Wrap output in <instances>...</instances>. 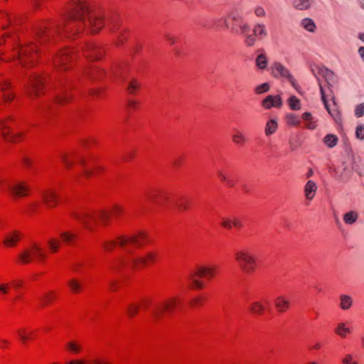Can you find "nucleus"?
Here are the masks:
<instances>
[{
	"label": "nucleus",
	"mask_w": 364,
	"mask_h": 364,
	"mask_svg": "<svg viewBox=\"0 0 364 364\" xmlns=\"http://www.w3.org/2000/svg\"><path fill=\"white\" fill-rule=\"evenodd\" d=\"M217 174L219 178L225 183V185L228 187H232L235 186V182L232 179L228 176L226 173H225L222 170H218Z\"/></svg>",
	"instance_id": "f704fd0d"
},
{
	"label": "nucleus",
	"mask_w": 364,
	"mask_h": 364,
	"mask_svg": "<svg viewBox=\"0 0 364 364\" xmlns=\"http://www.w3.org/2000/svg\"><path fill=\"white\" fill-rule=\"evenodd\" d=\"M289 105L293 110H299L301 108L300 101L295 96H291L289 99Z\"/></svg>",
	"instance_id": "37998d69"
},
{
	"label": "nucleus",
	"mask_w": 364,
	"mask_h": 364,
	"mask_svg": "<svg viewBox=\"0 0 364 364\" xmlns=\"http://www.w3.org/2000/svg\"><path fill=\"white\" fill-rule=\"evenodd\" d=\"M316 191L317 186L316 183L311 180L308 181L304 186L306 198L309 200H311L314 198Z\"/></svg>",
	"instance_id": "5701e85b"
},
{
	"label": "nucleus",
	"mask_w": 364,
	"mask_h": 364,
	"mask_svg": "<svg viewBox=\"0 0 364 364\" xmlns=\"http://www.w3.org/2000/svg\"><path fill=\"white\" fill-rule=\"evenodd\" d=\"M358 218V214L354 210L346 213L343 215V220L347 225H352L356 222Z\"/></svg>",
	"instance_id": "72a5a7b5"
},
{
	"label": "nucleus",
	"mask_w": 364,
	"mask_h": 364,
	"mask_svg": "<svg viewBox=\"0 0 364 364\" xmlns=\"http://www.w3.org/2000/svg\"><path fill=\"white\" fill-rule=\"evenodd\" d=\"M124 212L123 208L119 205H114L112 210V213L115 218H118Z\"/></svg>",
	"instance_id": "4d7b16f0"
},
{
	"label": "nucleus",
	"mask_w": 364,
	"mask_h": 364,
	"mask_svg": "<svg viewBox=\"0 0 364 364\" xmlns=\"http://www.w3.org/2000/svg\"><path fill=\"white\" fill-rule=\"evenodd\" d=\"M341 302H340V307L343 310H348L349 309L353 304V299L352 298L346 294H342L340 296Z\"/></svg>",
	"instance_id": "473e14b6"
},
{
	"label": "nucleus",
	"mask_w": 364,
	"mask_h": 364,
	"mask_svg": "<svg viewBox=\"0 0 364 364\" xmlns=\"http://www.w3.org/2000/svg\"><path fill=\"white\" fill-rule=\"evenodd\" d=\"M49 249L52 252H56L60 245V242L56 238H50L47 241Z\"/></svg>",
	"instance_id": "ea45409f"
},
{
	"label": "nucleus",
	"mask_w": 364,
	"mask_h": 364,
	"mask_svg": "<svg viewBox=\"0 0 364 364\" xmlns=\"http://www.w3.org/2000/svg\"><path fill=\"white\" fill-rule=\"evenodd\" d=\"M10 87V84L7 80L0 78V90L2 92V97L4 102H9L14 99V95L8 92L7 90Z\"/></svg>",
	"instance_id": "4be33fe9"
},
{
	"label": "nucleus",
	"mask_w": 364,
	"mask_h": 364,
	"mask_svg": "<svg viewBox=\"0 0 364 364\" xmlns=\"http://www.w3.org/2000/svg\"><path fill=\"white\" fill-rule=\"evenodd\" d=\"M15 58L22 66H26L27 61H33V56L36 52V46L33 45L18 48L15 50Z\"/></svg>",
	"instance_id": "9d476101"
},
{
	"label": "nucleus",
	"mask_w": 364,
	"mask_h": 364,
	"mask_svg": "<svg viewBox=\"0 0 364 364\" xmlns=\"http://www.w3.org/2000/svg\"><path fill=\"white\" fill-rule=\"evenodd\" d=\"M323 142L328 148H333L337 144L338 137L334 134H328L324 137Z\"/></svg>",
	"instance_id": "4c0bfd02"
},
{
	"label": "nucleus",
	"mask_w": 364,
	"mask_h": 364,
	"mask_svg": "<svg viewBox=\"0 0 364 364\" xmlns=\"http://www.w3.org/2000/svg\"><path fill=\"white\" fill-rule=\"evenodd\" d=\"M218 267L215 265H203L198 267L189 274L188 279L191 281L193 289H202L204 284L198 278L205 277L210 279L214 277L217 273Z\"/></svg>",
	"instance_id": "20e7f679"
},
{
	"label": "nucleus",
	"mask_w": 364,
	"mask_h": 364,
	"mask_svg": "<svg viewBox=\"0 0 364 364\" xmlns=\"http://www.w3.org/2000/svg\"><path fill=\"white\" fill-rule=\"evenodd\" d=\"M60 237L65 242L69 243L76 237V235L70 232H63L60 233Z\"/></svg>",
	"instance_id": "49530a36"
},
{
	"label": "nucleus",
	"mask_w": 364,
	"mask_h": 364,
	"mask_svg": "<svg viewBox=\"0 0 364 364\" xmlns=\"http://www.w3.org/2000/svg\"><path fill=\"white\" fill-rule=\"evenodd\" d=\"M43 203L48 208H53L56 205L58 200V196L53 191L49 190L42 193Z\"/></svg>",
	"instance_id": "6ab92c4d"
},
{
	"label": "nucleus",
	"mask_w": 364,
	"mask_h": 364,
	"mask_svg": "<svg viewBox=\"0 0 364 364\" xmlns=\"http://www.w3.org/2000/svg\"><path fill=\"white\" fill-rule=\"evenodd\" d=\"M55 298V294L53 291H48L42 298L43 304L46 305L50 304Z\"/></svg>",
	"instance_id": "a18cd8bd"
},
{
	"label": "nucleus",
	"mask_w": 364,
	"mask_h": 364,
	"mask_svg": "<svg viewBox=\"0 0 364 364\" xmlns=\"http://www.w3.org/2000/svg\"><path fill=\"white\" fill-rule=\"evenodd\" d=\"M313 0H294V7L299 11L307 10L311 8Z\"/></svg>",
	"instance_id": "c85d7f7f"
},
{
	"label": "nucleus",
	"mask_w": 364,
	"mask_h": 364,
	"mask_svg": "<svg viewBox=\"0 0 364 364\" xmlns=\"http://www.w3.org/2000/svg\"><path fill=\"white\" fill-rule=\"evenodd\" d=\"M21 237V233L19 231H9L4 234L3 244L7 247H14L20 240Z\"/></svg>",
	"instance_id": "dca6fc26"
},
{
	"label": "nucleus",
	"mask_w": 364,
	"mask_h": 364,
	"mask_svg": "<svg viewBox=\"0 0 364 364\" xmlns=\"http://www.w3.org/2000/svg\"><path fill=\"white\" fill-rule=\"evenodd\" d=\"M300 26L310 33H314L316 30V23L311 18H303L300 22Z\"/></svg>",
	"instance_id": "bb28decb"
},
{
	"label": "nucleus",
	"mask_w": 364,
	"mask_h": 364,
	"mask_svg": "<svg viewBox=\"0 0 364 364\" xmlns=\"http://www.w3.org/2000/svg\"><path fill=\"white\" fill-rule=\"evenodd\" d=\"M355 115L357 117H361L364 115V103H360L355 107Z\"/></svg>",
	"instance_id": "864d4df0"
},
{
	"label": "nucleus",
	"mask_w": 364,
	"mask_h": 364,
	"mask_svg": "<svg viewBox=\"0 0 364 364\" xmlns=\"http://www.w3.org/2000/svg\"><path fill=\"white\" fill-rule=\"evenodd\" d=\"M104 26L100 14L92 11L85 1L75 0L70 6L66 18L60 24L56 26V31H73L74 28L89 27L92 33L98 32Z\"/></svg>",
	"instance_id": "f257e3e1"
},
{
	"label": "nucleus",
	"mask_w": 364,
	"mask_h": 364,
	"mask_svg": "<svg viewBox=\"0 0 364 364\" xmlns=\"http://www.w3.org/2000/svg\"><path fill=\"white\" fill-rule=\"evenodd\" d=\"M70 52L65 50L60 51V53L54 58L53 63L56 68L62 66L63 69H66V62L70 59Z\"/></svg>",
	"instance_id": "412c9836"
},
{
	"label": "nucleus",
	"mask_w": 364,
	"mask_h": 364,
	"mask_svg": "<svg viewBox=\"0 0 364 364\" xmlns=\"http://www.w3.org/2000/svg\"><path fill=\"white\" fill-rule=\"evenodd\" d=\"M44 82V78L41 76L33 74L29 78L27 85V93L31 98H34L40 95L41 87Z\"/></svg>",
	"instance_id": "f8f14e48"
},
{
	"label": "nucleus",
	"mask_w": 364,
	"mask_h": 364,
	"mask_svg": "<svg viewBox=\"0 0 364 364\" xmlns=\"http://www.w3.org/2000/svg\"><path fill=\"white\" fill-rule=\"evenodd\" d=\"M265 310L264 305L260 301H254L250 306V311L255 314L262 315Z\"/></svg>",
	"instance_id": "c756f323"
},
{
	"label": "nucleus",
	"mask_w": 364,
	"mask_h": 364,
	"mask_svg": "<svg viewBox=\"0 0 364 364\" xmlns=\"http://www.w3.org/2000/svg\"><path fill=\"white\" fill-rule=\"evenodd\" d=\"M235 259L241 270L246 274H252L255 271L257 262L255 256L248 250L235 252Z\"/></svg>",
	"instance_id": "39448f33"
},
{
	"label": "nucleus",
	"mask_w": 364,
	"mask_h": 364,
	"mask_svg": "<svg viewBox=\"0 0 364 364\" xmlns=\"http://www.w3.org/2000/svg\"><path fill=\"white\" fill-rule=\"evenodd\" d=\"M341 361L343 364H359L357 360H354L351 354H346Z\"/></svg>",
	"instance_id": "de8ad7c7"
},
{
	"label": "nucleus",
	"mask_w": 364,
	"mask_h": 364,
	"mask_svg": "<svg viewBox=\"0 0 364 364\" xmlns=\"http://www.w3.org/2000/svg\"><path fill=\"white\" fill-rule=\"evenodd\" d=\"M306 126L309 129H314L316 127V123L315 121L311 119V121L306 122Z\"/></svg>",
	"instance_id": "0e129e2a"
},
{
	"label": "nucleus",
	"mask_w": 364,
	"mask_h": 364,
	"mask_svg": "<svg viewBox=\"0 0 364 364\" xmlns=\"http://www.w3.org/2000/svg\"><path fill=\"white\" fill-rule=\"evenodd\" d=\"M274 304L279 313H283L287 311L290 306L289 299L284 295L277 296L274 301Z\"/></svg>",
	"instance_id": "aec40b11"
},
{
	"label": "nucleus",
	"mask_w": 364,
	"mask_h": 364,
	"mask_svg": "<svg viewBox=\"0 0 364 364\" xmlns=\"http://www.w3.org/2000/svg\"><path fill=\"white\" fill-rule=\"evenodd\" d=\"M60 158L67 168H70L73 166L74 161L70 160L65 154H61Z\"/></svg>",
	"instance_id": "8fccbe9b"
},
{
	"label": "nucleus",
	"mask_w": 364,
	"mask_h": 364,
	"mask_svg": "<svg viewBox=\"0 0 364 364\" xmlns=\"http://www.w3.org/2000/svg\"><path fill=\"white\" fill-rule=\"evenodd\" d=\"M232 226L236 228H241L242 226V222L237 218L232 219Z\"/></svg>",
	"instance_id": "338daca9"
},
{
	"label": "nucleus",
	"mask_w": 364,
	"mask_h": 364,
	"mask_svg": "<svg viewBox=\"0 0 364 364\" xmlns=\"http://www.w3.org/2000/svg\"><path fill=\"white\" fill-rule=\"evenodd\" d=\"M317 74L324 77L328 85H330L331 81L333 80L334 77L333 72L326 67H318Z\"/></svg>",
	"instance_id": "a878e982"
},
{
	"label": "nucleus",
	"mask_w": 364,
	"mask_h": 364,
	"mask_svg": "<svg viewBox=\"0 0 364 364\" xmlns=\"http://www.w3.org/2000/svg\"><path fill=\"white\" fill-rule=\"evenodd\" d=\"M69 99L70 97L64 90H61L59 92H58L55 97L56 102L60 105H63L65 102H68L69 101Z\"/></svg>",
	"instance_id": "58836bf2"
},
{
	"label": "nucleus",
	"mask_w": 364,
	"mask_h": 364,
	"mask_svg": "<svg viewBox=\"0 0 364 364\" xmlns=\"http://www.w3.org/2000/svg\"><path fill=\"white\" fill-rule=\"evenodd\" d=\"M140 85L136 80H132L129 82L127 86V90L129 93L132 94L139 87Z\"/></svg>",
	"instance_id": "09e8293b"
},
{
	"label": "nucleus",
	"mask_w": 364,
	"mask_h": 364,
	"mask_svg": "<svg viewBox=\"0 0 364 364\" xmlns=\"http://www.w3.org/2000/svg\"><path fill=\"white\" fill-rule=\"evenodd\" d=\"M302 119L304 121L308 122V121H311V119H313V117H312L311 113L306 112L302 114Z\"/></svg>",
	"instance_id": "69168bd1"
},
{
	"label": "nucleus",
	"mask_w": 364,
	"mask_h": 364,
	"mask_svg": "<svg viewBox=\"0 0 364 364\" xmlns=\"http://www.w3.org/2000/svg\"><path fill=\"white\" fill-rule=\"evenodd\" d=\"M146 238V233L143 232H139L136 235L126 236V235H121L119 236L117 238V240L114 241H107L105 242L103 245L107 251H111L113 247L117 245L119 247L124 248L127 252H131V251L129 250L128 247L129 245L133 246H141L144 244L145 240Z\"/></svg>",
	"instance_id": "7ed1b4c3"
},
{
	"label": "nucleus",
	"mask_w": 364,
	"mask_h": 364,
	"mask_svg": "<svg viewBox=\"0 0 364 364\" xmlns=\"http://www.w3.org/2000/svg\"><path fill=\"white\" fill-rule=\"evenodd\" d=\"M232 140L236 145H242L247 141V138L242 130L234 128L232 134Z\"/></svg>",
	"instance_id": "b1692460"
},
{
	"label": "nucleus",
	"mask_w": 364,
	"mask_h": 364,
	"mask_svg": "<svg viewBox=\"0 0 364 364\" xmlns=\"http://www.w3.org/2000/svg\"><path fill=\"white\" fill-rule=\"evenodd\" d=\"M22 162L26 166H28V167H30L33 163L32 160L31 159L26 157V156L23 157Z\"/></svg>",
	"instance_id": "774afa93"
},
{
	"label": "nucleus",
	"mask_w": 364,
	"mask_h": 364,
	"mask_svg": "<svg viewBox=\"0 0 364 364\" xmlns=\"http://www.w3.org/2000/svg\"><path fill=\"white\" fill-rule=\"evenodd\" d=\"M34 257H37L40 260L46 257L42 249L36 243L23 249L18 255L20 262L24 264L31 262Z\"/></svg>",
	"instance_id": "1a4fd4ad"
},
{
	"label": "nucleus",
	"mask_w": 364,
	"mask_h": 364,
	"mask_svg": "<svg viewBox=\"0 0 364 364\" xmlns=\"http://www.w3.org/2000/svg\"><path fill=\"white\" fill-rule=\"evenodd\" d=\"M272 75L275 77L286 78L295 89H298L296 80L291 74L290 71L281 63L275 62L272 67Z\"/></svg>",
	"instance_id": "9b49d317"
},
{
	"label": "nucleus",
	"mask_w": 364,
	"mask_h": 364,
	"mask_svg": "<svg viewBox=\"0 0 364 364\" xmlns=\"http://www.w3.org/2000/svg\"><path fill=\"white\" fill-rule=\"evenodd\" d=\"M159 257V255L156 252H149L144 257H138L130 255L127 258V262H125L124 259L121 260V263L125 264L127 263L129 266H130L133 269H138L141 267L147 265L151 263H154L156 262Z\"/></svg>",
	"instance_id": "0eeeda50"
},
{
	"label": "nucleus",
	"mask_w": 364,
	"mask_h": 364,
	"mask_svg": "<svg viewBox=\"0 0 364 364\" xmlns=\"http://www.w3.org/2000/svg\"><path fill=\"white\" fill-rule=\"evenodd\" d=\"M286 119H287V123L289 125L296 126V125L299 124V123H300V119H299V117H297L296 114H294L293 113L288 114L286 117Z\"/></svg>",
	"instance_id": "a19ab883"
},
{
	"label": "nucleus",
	"mask_w": 364,
	"mask_h": 364,
	"mask_svg": "<svg viewBox=\"0 0 364 364\" xmlns=\"http://www.w3.org/2000/svg\"><path fill=\"white\" fill-rule=\"evenodd\" d=\"M255 64L259 69L264 70L267 66V58L265 54L261 53L257 55Z\"/></svg>",
	"instance_id": "c9c22d12"
},
{
	"label": "nucleus",
	"mask_w": 364,
	"mask_h": 364,
	"mask_svg": "<svg viewBox=\"0 0 364 364\" xmlns=\"http://www.w3.org/2000/svg\"><path fill=\"white\" fill-rule=\"evenodd\" d=\"M268 36L266 26L262 23H257L252 28V33L247 34L244 39L245 45L248 47H253L257 41H263Z\"/></svg>",
	"instance_id": "6e6552de"
},
{
	"label": "nucleus",
	"mask_w": 364,
	"mask_h": 364,
	"mask_svg": "<svg viewBox=\"0 0 364 364\" xmlns=\"http://www.w3.org/2000/svg\"><path fill=\"white\" fill-rule=\"evenodd\" d=\"M335 333L341 338H345L348 333L351 332L350 328L346 326L344 322H340L337 324L334 330Z\"/></svg>",
	"instance_id": "cd10ccee"
},
{
	"label": "nucleus",
	"mask_w": 364,
	"mask_h": 364,
	"mask_svg": "<svg viewBox=\"0 0 364 364\" xmlns=\"http://www.w3.org/2000/svg\"><path fill=\"white\" fill-rule=\"evenodd\" d=\"M262 105L266 109L272 107L279 108L282 105V100L280 95H268L262 100Z\"/></svg>",
	"instance_id": "f3484780"
},
{
	"label": "nucleus",
	"mask_w": 364,
	"mask_h": 364,
	"mask_svg": "<svg viewBox=\"0 0 364 364\" xmlns=\"http://www.w3.org/2000/svg\"><path fill=\"white\" fill-rule=\"evenodd\" d=\"M149 199L153 203L162 206L164 205V203L168 200V196L166 193H154L150 195Z\"/></svg>",
	"instance_id": "393cba45"
},
{
	"label": "nucleus",
	"mask_w": 364,
	"mask_h": 364,
	"mask_svg": "<svg viewBox=\"0 0 364 364\" xmlns=\"http://www.w3.org/2000/svg\"><path fill=\"white\" fill-rule=\"evenodd\" d=\"M37 41L40 43H43L48 40L50 37V33L47 31V28L42 26L37 31Z\"/></svg>",
	"instance_id": "7c9ffc66"
},
{
	"label": "nucleus",
	"mask_w": 364,
	"mask_h": 364,
	"mask_svg": "<svg viewBox=\"0 0 364 364\" xmlns=\"http://www.w3.org/2000/svg\"><path fill=\"white\" fill-rule=\"evenodd\" d=\"M71 215L80 222L85 228L92 230L93 225L98 221L102 222L103 225H107L110 220V213L106 210H99L97 212L91 211H73Z\"/></svg>",
	"instance_id": "f03ea898"
},
{
	"label": "nucleus",
	"mask_w": 364,
	"mask_h": 364,
	"mask_svg": "<svg viewBox=\"0 0 364 364\" xmlns=\"http://www.w3.org/2000/svg\"><path fill=\"white\" fill-rule=\"evenodd\" d=\"M18 334L21 340L24 343L29 338L30 334H26L22 330H18Z\"/></svg>",
	"instance_id": "052dcab7"
},
{
	"label": "nucleus",
	"mask_w": 364,
	"mask_h": 364,
	"mask_svg": "<svg viewBox=\"0 0 364 364\" xmlns=\"http://www.w3.org/2000/svg\"><path fill=\"white\" fill-rule=\"evenodd\" d=\"M356 137L359 139H364V124H360L356 127Z\"/></svg>",
	"instance_id": "603ef678"
},
{
	"label": "nucleus",
	"mask_w": 364,
	"mask_h": 364,
	"mask_svg": "<svg viewBox=\"0 0 364 364\" xmlns=\"http://www.w3.org/2000/svg\"><path fill=\"white\" fill-rule=\"evenodd\" d=\"M8 189L15 198L26 196L29 191V187L24 181H16L12 184H9Z\"/></svg>",
	"instance_id": "4468645a"
},
{
	"label": "nucleus",
	"mask_w": 364,
	"mask_h": 364,
	"mask_svg": "<svg viewBox=\"0 0 364 364\" xmlns=\"http://www.w3.org/2000/svg\"><path fill=\"white\" fill-rule=\"evenodd\" d=\"M178 301L176 298H171L155 304L151 311V316L154 321H160L166 313H171L176 307Z\"/></svg>",
	"instance_id": "423d86ee"
},
{
	"label": "nucleus",
	"mask_w": 364,
	"mask_h": 364,
	"mask_svg": "<svg viewBox=\"0 0 364 364\" xmlns=\"http://www.w3.org/2000/svg\"><path fill=\"white\" fill-rule=\"evenodd\" d=\"M68 284L73 293H78L82 289V284L81 282L77 280V279H72L68 281Z\"/></svg>",
	"instance_id": "e433bc0d"
},
{
	"label": "nucleus",
	"mask_w": 364,
	"mask_h": 364,
	"mask_svg": "<svg viewBox=\"0 0 364 364\" xmlns=\"http://www.w3.org/2000/svg\"><path fill=\"white\" fill-rule=\"evenodd\" d=\"M316 75L317 74L314 73V75L316 77H318ZM317 80H318V85H319L320 93H321V100H322V102H323V103L324 105V107H325L326 109L328 111V114L333 117V119H334L336 123L341 124V112L336 107L335 108H330V107H329V105L328 104V102H327L325 93H324L323 87L321 85L318 78H317Z\"/></svg>",
	"instance_id": "ddd939ff"
},
{
	"label": "nucleus",
	"mask_w": 364,
	"mask_h": 364,
	"mask_svg": "<svg viewBox=\"0 0 364 364\" xmlns=\"http://www.w3.org/2000/svg\"><path fill=\"white\" fill-rule=\"evenodd\" d=\"M0 132L6 141L16 143L21 136V133H14L6 122L0 121Z\"/></svg>",
	"instance_id": "2eb2a0df"
},
{
	"label": "nucleus",
	"mask_w": 364,
	"mask_h": 364,
	"mask_svg": "<svg viewBox=\"0 0 364 364\" xmlns=\"http://www.w3.org/2000/svg\"><path fill=\"white\" fill-rule=\"evenodd\" d=\"M9 284H0V293L6 294L9 292Z\"/></svg>",
	"instance_id": "e2e57ef3"
},
{
	"label": "nucleus",
	"mask_w": 364,
	"mask_h": 364,
	"mask_svg": "<svg viewBox=\"0 0 364 364\" xmlns=\"http://www.w3.org/2000/svg\"><path fill=\"white\" fill-rule=\"evenodd\" d=\"M67 347L68 348V349L70 350H71L72 352H73L75 353H78L81 349L80 346H78L77 343H75V342H73V341L68 343Z\"/></svg>",
	"instance_id": "3c124183"
},
{
	"label": "nucleus",
	"mask_w": 364,
	"mask_h": 364,
	"mask_svg": "<svg viewBox=\"0 0 364 364\" xmlns=\"http://www.w3.org/2000/svg\"><path fill=\"white\" fill-rule=\"evenodd\" d=\"M270 89V85L268 82H264L255 87V92L257 95H261L268 92Z\"/></svg>",
	"instance_id": "79ce46f5"
},
{
	"label": "nucleus",
	"mask_w": 364,
	"mask_h": 364,
	"mask_svg": "<svg viewBox=\"0 0 364 364\" xmlns=\"http://www.w3.org/2000/svg\"><path fill=\"white\" fill-rule=\"evenodd\" d=\"M179 210H186L188 208V202L186 200L181 199V201L177 204Z\"/></svg>",
	"instance_id": "13d9d810"
},
{
	"label": "nucleus",
	"mask_w": 364,
	"mask_h": 364,
	"mask_svg": "<svg viewBox=\"0 0 364 364\" xmlns=\"http://www.w3.org/2000/svg\"><path fill=\"white\" fill-rule=\"evenodd\" d=\"M255 14L257 16L263 17L265 16V11L262 7L257 6L255 9Z\"/></svg>",
	"instance_id": "bf43d9fd"
},
{
	"label": "nucleus",
	"mask_w": 364,
	"mask_h": 364,
	"mask_svg": "<svg viewBox=\"0 0 364 364\" xmlns=\"http://www.w3.org/2000/svg\"><path fill=\"white\" fill-rule=\"evenodd\" d=\"M277 122L275 119H270L268 121L265 126V135L266 136H270L276 132L277 130Z\"/></svg>",
	"instance_id": "2f4dec72"
},
{
	"label": "nucleus",
	"mask_w": 364,
	"mask_h": 364,
	"mask_svg": "<svg viewBox=\"0 0 364 364\" xmlns=\"http://www.w3.org/2000/svg\"><path fill=\"white\" fill-rule=\"evenodd\" d=\"M139 310V305L136 304H130L127 307V314L130 317L136 316Z\"/></svg>",
	"instance_id": "c03bdc74"
},
{
	"label": "nucleus",
	"mask_w": 364,
	"mask_h": 364,
	"mask_svg": "<svg viewBox=\"0 0 364 364\" xmlns=\"http://www.w3.org/2000/svg\"><path fill=\"white\" fill-rule=\"evenodd\" d=\"M239 28L240 29V31H241V34L242 36H244L245 38H246V35L247 34H250L249 33V31H250V26L247 23H241L239 25Z\"/></svg>",
	"instance_id": "6e6d98bb"
},
{
	"label": "nucleus",
	"mask_w": 364,
	"mask_h": 364,
	"mask_svg": "<svg viewBox=\"0 0 364 364\" xmlns=\"http://www.w3.org/2000/svg\"><path fill=\"white\" fill-rule=\"evenodd\" d=\"M66 364H87V362L83 359H73L67 362Z\"/></svg>",
	"instance_id": "680f3d73"
},
{
	"label": "nucleus",
	"mask_w": 364,
	"mask_h": 364,
	"mask_svg": "<svg viewBox=\"0 0 364 364\" xmlns=\"http://www.w3.org/2000/svg\"><path fill=\"white\" fill-rule=\"evenodd\" d=\"M85 53L86 57L91 60L99 59L102 55L101 49L97 45L92 43H89L86 46Z\"/></svg>",
	"instance_id": "a211bd4d"
},
{
	"label": "nucleus",
	"mask_w": 364,
	"mask_h": 364,
	"mask_svg": "<svg viewBox=\"0 0 364 364\" xmlns=\"http://www.w3.org/2000/svg\"><path fill=\"white\" fill-rule=\"evenodd\" d=\"M221 225L227 229H231L232 227V219L223 218L221 219Z\"/></svg>",
	"instance_id": "5fc2aeb1"
}]
</instances>
